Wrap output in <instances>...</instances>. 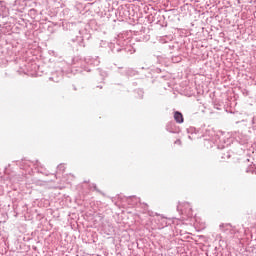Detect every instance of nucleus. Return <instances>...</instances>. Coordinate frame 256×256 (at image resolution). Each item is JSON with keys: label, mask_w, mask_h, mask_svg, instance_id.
Instances as JSON below:
<instances>
[{"label": "nucleus", "mask_w": 256, "mask_h": 256, "mask_svg": "<svg viewBox=\"0 0 256 256\" xmlns=\"http://www.w3.org/2000/svg\"><path fill=\"white\" fill-rule=\"evenodd\" d=\"M174 119L176 123H183L184 121L183 114L179 111L174 112Z\"/></svg>", "instance_id": "nucleus-1"}, {"label": "nucleus", "mask_w": 256, "mask_h": 256, "mask_svg": "<svg viewBox=\"0 0 256 256\" xmlns=\"http://www.w3.org/2000/svg\"><path fill=\"white\" fill-rule=\"evenodd\" d=\"M222 231H227V229H233V226L231 224H222L220 225Z\"/></svg>", "instance_id": "nucleus-2"}, {"label": "nucleus", "mask_w": 256, "mask_h": 256, "mask_svg": "<svg viewBox=\"0 0 256 256\" xmlns=\"http://www.w3.org/2000/svg\"><path fill=\"white\" fill-rule=\"evenodd\" d=\"M181 144H182L181 139H177V140L175 141V145H181Z\"/></svg>", "instance_id": "nucleus-3"}]
</instances>
